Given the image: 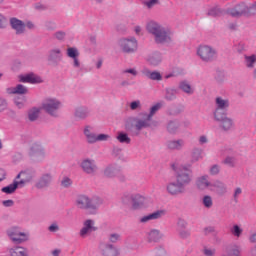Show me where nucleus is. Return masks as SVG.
<instances>
[{"mask_svg":"<svg viewBox=\"0 0 256 256\" xmlns=\"http://www.w3.org/2000/svg\"><path fill=\"white\" fill-rule=\"evenodd\" d=\"M63 104L56 98H46L42 102V109L52 117H59V109Z\"/></svg>","mask_w":256,"mask_h":256,"instance_id":"1","label":"nucleus"},{"mask_svg":"<svg viewBox=\"0 0 256 256\" xmlns=\"http://www.w3.org/2000/svg\"><path fill=\"white\" fill-rule=\"evenodd\" d=\"M197 56L205 63L213 62L217 58V51L209 45H200L197 48Z\"/></svg>","mask_w":256,"mask_h":256,"instance_id":"2","label":"nucleus"},{"mask_svg":"<svg viewBox=\"0 0 256 256\" xmlns=\"http://www.w3.org/2000/svg\"><path fill=\"white\" fill-rule=\"evenodd\" d=\"M7 235L9 239L13 243L17 245H21V243H25V241H29V232L23 231V229L19 227H12L7 230Z\"/></svg>","mask_w":256,"mask_h":256,"instance_id":"3","label":"nucleus"},{"mask_svg":"<svg viewBox=\"0 0 256 256\" xmlns=\"http://www.w3.org/2000/svg\"><path fill=\"white\" fill-rule=\"evenodd\" d=\"M118 45L124 53H134L138 48V42L134 37L122 38Z\"/></svg>","mask_w":256,"mask_h":256,"instance_id":"4","label":"nucleus"},{"mask_svg":"<svg viewBox=\"0 0 256 256\" xmlns=\"http://www.w3.org/2000/svg\"><path fill=\"white\" fill-rule=\"evenodd\" d=\"M229 107V100L222 98V97H217L216 98V109L214 112V117L215 119L220 120L224 114H226V110Z\"/></svg>","mask_w":256,"mask_h":256,"instance_id":"5","label":"nucleus"},{"mask_svg":"<svg viewBox=\"0 0 256 256\" xmlns=\"http://www.w3.org/2000/svg\"><path fill=\"white\" fill-rule=\"evenodd\" d=\"M101 203V201L90 200L85 195H80L77 199V206L81 209H96Z\"/></svg>","mask_w":256,"mask_h":256,"instance_id":"6","label":"nucleus"},{"mask_svg":"<svg viewBox=\"0 0 256 256\" xmlns=\"http://www.w3.org/2000/svg\"><path fill=\"white\" fill-rule=\"evenodd\" d=\"M158 44L170 43L172 41V32L170 29L163 27L162 30L154 37Z\"/></svg>","mask_w":256,"mask_h":256,"instance_id":"7","label":"nucleus"},{"mask_svg":"<svg viewBox=\"0 0 256 256\" xmlns=\"http://www.w3.org/2000/svg\"><path fill=\"white\" fill-rule=\"evenodd\" d=\"M93 231H97L95 222L94 220L87 219L83 222V227L81 228L79 235L82 239H85L90 233H93Z\"/></svg>","mask_w":256,"mask_h":256,"instance_id":"8","label":"nucleus"},{"mask_svg":"<svg viewBox=\"0 0 256 256\" xmlns=\"http://www.w3.org/2000/svg\"><path fill=\"white\" fill-rule=\"evenodd\" d=\"M99 251L103 256H118L120 254L119 249L112 244H101L99 246Z\"/></svg>","mask_w":256,"mask_h":256,"instance_id":"9","label":"nucleus"},{"mask_svg":"<svg viewBox=\"0 0 256 256\" xmlns=\"http://www.w3.org/2000/svg\"><path fill=\"white\" fill-rule=\"evenodd\" d=\"M148 206V199L140 194H135L132 201V209L139 210Z\"/></svg>","mask_w":256,"mask_h":256,"instance_id":"10","label":"nucleus"},{"mask_svg":"<svg viewBox=\"0 0 256 256\" xmlns=\"http://www.w3.org/2000/svg\"><path fill=\"white\" fill-rule=\"evenodd\" d=\"M195 186L200 191H204L206 189L210 190L211 182L209 181V176L203 175L198 177L195 181Z\"/></svg>","mask_w":256,"mask_h":256,"instance_id":"11","label":"nucleus"},{"mask_svg":"<svg viewBox=\"0 0 256 256\" xmlns=\"http://www.w3.org/2000/svg\"><path fill=\"white\" fill-rule=\"evenodd\" d=\"M165 214V210H157L153 213L141 217L140 223H150V221H156L157 219H161V217L164 216Z\"/></svg>","mask_w":256,"mask_h":256,"instance_id":"12","label":"nucleus"},{"mask_svg":"<svg viewBox=\"0 0 256 256\" xmlns=\"http://www.w3.org/2000/svg\"><path fill=\"white\" fill-rule=\"evenodd\" d=\"M177 182L185 187L191 182V171L188 169L181 170L177 175Z\"/></svg>","mask_w":256,"mask_h":256,"instance_id":"13","label":"nucleus"},{"mask_svg":"<svg viewBox=\"0 0 256 256\" xmlns=\"http://www.w3.org/2000/svg\"><path fill=\"white\" fill-rule=\"evenodd\" d=\"M248 13H249V8L244 3L239 4L235 6L233 9L228 10V14H230L233 17H240Z\"/></svg>","mask_w":256,"mask_h":256,"instance_id":"14","label":"nucleus"},{"mask_svg":"<svg viewBox=\"0 0 256 256\" xmlns=\"http://www.w3.org/2000/svg\"><path fill=\"white\" fill-rule=\"evenodd\" d=\"M209 190L211 192H215L218 195H224L227 192V187L223 182L216 180L210 184Z\"/></svg>","mask_w":256,"mask_h":256,"instance_id":"15","label":"nucleus"},{"mask_svg":"<svg viewBox=\"0 0 256 256\" xmlns=\"http://www.w3.org/2000/svg\"><path fill=\"white\" fill-rule=\"evenodd\" d=\"M81 168L87 174H93L97 170L95 161L91 159H84L81 163Z\"/></svg>","mask_w":256,"mask_h":256,"instance_id":"16","label":"nucleus"},{"mask_svg":"<svg viewBox=\"0 0 256 256\" xmlns=\"http://www.w3.org/2000/svg\"><path fill=\"white\" fill-rule=\"evenodd\" d=\"M167 192L171 195H178L185 192V187L180 185L178 182H171L167 185Z\"/></svg>","mask_w":256,"mask_h":256,"instance_id":"17","label":"nucleus"},{"mask_svg":"<svg viewBox=\"0 0 256 256\" xmlns=\"http://www.w3.org/2000/svg\"><path fill=\"white\" fill-rule=\"evenodd\" d=\"M53 183L52 174H44L40 180L36 183V187L39 189L47 188Z\"/></svg>","mask_w":256,"mask_h":256,"instance_id":"18","label":"nucleus"},{"mask_svg":"<svg viewBox=\"0 0 256 256\" xmlns=\"http://www.w3.org/2000/svg\"><path fill=\"white\" fill-rule=\"evenodd\" d=\"M104 175L108 178L120 177L122 175L121 168L117 165H110L105 169Z\"/></svg>","mask_w":256,"mask_h":256,"instance_id":"19","label":"nucleus"},{"mask_svg":"<svg viewBox=\"0 0 256 256\" xmlns=\"http://www.w3.org/2000/svg\"><path fill=\"white\" fill-rule=\"evenodd\" d=\"M8 95H27L28 90L23 84H18L16 87L7 88Z\"/></svg>","mask_w":256,"mask_h":256,"instance_id":"20","label":"nucleus"},{"mask_svg":"<svg viewBox=\"0 0 256 256\" xmlns=\"http://www.w3.org/2000/svg\"><path fill=\"white\" fill-rule=\"evenodd\" d=\"M164 27L155 21H150L146 25V30L148 33L152 34L154 37L162 30Z\"/></svg>","mask_w":256,"mask_h":256,"instance_id":"21","label":"nucleus"},{"mask_svg":"<svg viewBox=\"0 0 256 256\" xmlns=\"http://www.w3.org/2000/svg\"><path fill=\"white\" fill-rule=\"evenodd\" d=\"M10 25L12 29H15L17 35H21V33H24L25 31V24L17 18H12L10 20Z\"/></svg>","mask_w":256,"mask_h":256,"instance_id":"22","label":"nucleus"},{"mask_svg":"<svg viewBox=\"0 0 256 256\" xmlns=\"http://www.w3.org/2000/svg\"><path fill=\"white\" fill-rule=\"evenodd\" d=\"M67 56L73 59V66L76 68L80 67L79 52L76 48L70 47L67 49Z\"/></svg>","mask_w":256,"mask_h":256,"instance_id":"23","label":"nucleus"},{"mask_svg":"<svg viewBox=\"0 0 256 256\" xmlns=\"http://www.w3.org/2000/svg\"><path fill=\"white\" fill-rule=\"evenodd\" d=\"M9 255L10 256H29V252H27V249H25L24 247L17 246L9 249Z\"/></svg>","mask_w":256,"mask_h":256,"instance_id":"24","label":"nucleus"},{"mask_svg":"<svg viewBox=\"0 0 256 256\" xmlns=\"http://www.w3.org/2000/svg\"><path fill=\"white\" fill-rule=\"evenodd\" d=\"M215 120L221 122V128L225 131L230 130L234 125L232 119L228 118L226 114H224V116L221 119H215Z\"/></svg>","mask_w":256,"mask_h":256,"instance_id":"25","label":"nucleus"},{"mask_svg":"<svg viewBox=\"0 0 256 256\" xmlns=\"http://www.w3.org/2000/svg\"><path fill=\"white\" fill-rule=\"evenodd\" d=\"M17 179H20V181H17L18 185H25L26 183H29V181H31L32 176L30 172L24 171V172H20L17 175Z\"/></svg>","mask_w":256,"mask_h":256,"instance_id":"26","label":"nucleus"},{"mask_svg":"<svg viewBox=\"0 0 256 256\" xmlns=\"http://www.w3.org/2000/svg\"><path fill=\"white\" fill-rule=\"evenodd\" d=\"M143 74L150 80L153 81H161L162 80V75L158 71H150L148 69H145L143 71Z\"/></svg>","mask_w":256,"mask_h":256,"instance_id":"27","label":"nucleus"},{"mask_svg":"<svg viewBox=\"0 0 256 256\" xmlns=\"http://www.w3.org/2000/svg\"><path fill=\"white\" fill-rule=\"evenodd\" d=\"M162 237H163V234L156 229L151 230L148 234V240L150 241V243H156L157 241H160Z\"/></svg>","mask_w":256,"mask_h":256,"instance_id":"28","label":"nucleus"},{"mask_svg":"<svg viewBox=\"0 0 256 256\" xmlns=\"http://www.w3.org/2000/svg\"><path fill=\"white\" fill-rule=\"evenodd\" d=\"M34 159L36 161H41L45 157V151L43 150V147L39 144H34Z\"/></svg>","mask_w":256,"mask_h":256,"instance_id":"29","label":"nucleus"},{"mask_svg":"<svg viewBox=\"0 0 256 256\" xmlns=\"http://www.w3.org/2000/svg\"><path fill=\"white\" fill-rule=\"evenodd\" d=\"M151 120H148V116L145 114L144 119H135V127L137 130H141L142 128H146L150 125Z\"/></svg>","mask_w":256,"mask_h":256,"instance_id":"30","label":"nucleus"},{"mask_svg":"<svg viewBox=\"0 0 256 256\" xmlns=\"http://www.w3.org/2000/svg\"><path fill=\"white\" fill-rule=\"evenodd\" d=\"M17 187H19V182L14 181L12 184L5 186L1 189L2 193H6V195H11L17 191Z\"/></svg>","mask_w":256,"mask_h":256,"instance_id":"31","label":"nucleus"},{"mask_svg":"<svg viewBox=\"0 0 256 256\" xmlns=\"http://www.w3.org/2000/svg\"><path fill=\"white\" fill-rule=\"evenodd\" d=\"M184 146V141L183 140H171L168 141L167 147L171 150H180Z\"/></svg>","mask_w":256,"mask_h":256,"instance_id":"32","label":"nucleus"},{"mask_svg":"<svg viewBox=\"0 0 256 256\" xmlns=\"http://www.w3.org/2000/svg\"><path fill=\"white\" fill-rule=\"evenodd\" d=\"M84 135L86 136L87 142L90 144L95 143L96 135L92 132V128L86 126L84 129Z\"/></svg>","mask_w":256,"mask_h":256,"instance_id":"33","label":"nucleus"},{"mask_svg":"<svg viewBox=\"0 0 256 256\" xmlns=\"http://www.w3.org/2000/svg\"><path fill=\"white\" fill-rule=\"evenodd\" d=\"M88 115V111L86 108H83V107H79L75 110V113H74V117L77 119V120H80V119H84L86 118Z\"/></svg>","mask_w":256,"mask_h":256,"instance_id":"34","label":"nucleus"},{"mask_svg":"<svg viewBox=\"0 0 256 256\" xmlns=\"http://www.w3.org/2000/svg\"><path fill=\"white\" fill-rule=\"evenodd\" d=\"M244 62H245L246 67L254 68V66L256 64V55L255 54H253L251 56L245 55Z\"/></svg>","mask_w":256,"mask_h":256,"instance_id":"35","label":"nucleus"},{"mask_svg":"<svg viewBox=\"0 0 256 256\" xmlns=\"http://www.w3.org/2000/svg\"><path fill=\"white\" fill-rule=\"evenodd\" d=\"M59 58H61V50L59 48L50 51L48 58L50 62H57Z\"/></svg>","mask_w":256,"mask_h":256,"instance_id":"36","label":"nucleus"},{"mask_svg":"<svg viewBox=\"0 0 256 256\" xmlns=\"http://www.w3.org/2000/svg\"><path fill=\"white\" fill-rule=\"evenodd\" d=\"M241 248L240 246L233 245L227 249V254L229 256H240Z\"/></svg>","mask_w":256,"mask_h":256,"instance_id":"37","label":"nucleus"},{"mask_svg":"<svg viewBox=\"0 0 256 256\" xmlns=\"http://www.w3.org/2000/svg\"><path fill=\"white\" fill-rule=\"evenodd\" d=\"M179 88L183 92H185V93H187L189 95L193 94V92H194V90L192 89L191 85L189 83H187L186 81L181 82L180 85H179Z\"/></svg>","mask_w":256,"mask_h":256,"instance_id":"38","label":"nucleus"},{"mask_svg":"<svg viewBox=\"0 0 256 256\" xmlns=\"http://www.w3.org/2000/svg\"><path fill=\"white\" fill-rule=\"evenodd\" d=\"M191 157L193 162H196L202 159V149H199V148L193 149Z\"/></svg>","mask_w":256,"mask_h":256,"instance_id":"39","label":"nucleus"},{"mask_svg":"<svg viewBox=\"0 0 256 256\" xmlns=\"http://www.w3.org/2000/svg\"><path fill=\"white\" fill-rule=\"evenodd\" d=\"M162 107V103H157L150 108V113L146 114L147 120H151L153 115Z\"/></svg>","mask_w":256,"mask_h":256,"instance_id":"40","label":"nucleus"},{"mask_svg":"<svg viewBox=\"0 0 256 256\" xmlns=\"http://www.w3.org/2000/svg\"><path fill=\"white\" fill-rule=\"evenodd\" d=\"M202 204L204 207L210 209L213 206V199L210 195H205L202 198Z\"/></svg>","mask_w":256,"mask_h":256,"instance_id":"41","label":"nucleus"},{"mask_svg":"<svg viewBox=\"0 0 256 256\" xmlns=\"http://www.w3.org/2000/svg\"><path fill=\"white\" fill-rule=\"evenodd\" d=\"M148 61L151 65L157 66L162 61V58L159 54H153Z\"/></svg>","mask_w":256,"mask_h":256,"instance_id":"42","label":"nucleus"},{"mask_svg":"<svg viewBox=\"0 0 256 256\" xmlns=\"http://www.w3.org/2000/svg\"><path fill=\"white\" fill-rule=\"evenodd\" d=\"M14 103L16 105V107H18V109H23V107H25V97H16L14 98Z\"/></svg>","mask_w":256,"mask_h":256,"instance_id":"43","label":"nucleus"},{"mask_svg":"<svg viewBox=\"0 0 256 256\" xmlns=\"http://www.w3.org/2000/svg\"><path fill=\"white\" fill-rule=\"evenodd\" d=\"M117 139L120 143H126V144H129L131 141V139L125 133H119L117 136Z\"/></svg>","mask_w":256,"mask_h":256,"instance_id":"44","label":"nucleus"},{"mask_svg":"<svg viewBox=\"0 0 256 256\" xmlns=\"http://www.w3.org/2000/svg\"><path fill=\"white\" fill-rule=\"evenodd\" d=\"M21 83H33V74L19 76Z\"/></svg>","mask_w":256,"mask_h":256,"instance_id":"45","label":"nucleus"},{"mask_svg":"<svg viewBox=\"0 0 256 256\" xmlns=\"http://www.w3.org/2000/svg\"><path fill=\"white\" fill-rule=\"evenodd\" d=\"M134 195L125 194L123 195L121 201L124 205H128L130 202H133Z\"/></svg>","mask_w":256,"mask_h":256,"instance_id":"46","label":"nucleus"},{"mask_svg":"<svg viewBox=\"0 0 256 256\" xmlns=\"http://www.w3.org/2000/svg\"><path fill=\"white\" fill-rule=\"evenodd\" d=\"M231 233L234 235V237H240V235L243 233V230L238 225H234Z\"/></svg>","mask_w":256,"mask_h":256,"instance_id":"47","label":"nucleus"},{"mask_svg":"<svg viewBox=\"0 0 256 256\" xmlns=\"http://www.w3.org/2000/svg\"><path fill=\"white\" fill-rule=\"evenodd\" d=\"M159 3V0H148V1H144L143 5L145 7H147L148 9L153 8L155 5H157Z\"/></svg>","mask_w":256,"mask_h":256,"instance_id":"48","label":"nucleus"},{"mask_svg":"<svg viewBox=\"0 0 256 256\" xmlns=\"http://www.w3.org/2000/svg\"><path fill=\"white\" fill-rule=\"evenodd\" d=\"M121 236L118 233H112L109 235V241L110 243H117V241H120Z\"/></svg>","mask_w":256,"mask_h":256,"instance_id":"49","label":"nucleus"},{"mask_svg":"<svg viewBox=\"0 0 256 256\" xmlns=\"http://www.w3.org/2000/svg\"><path fill=\"white\" fill-rule=\"evenodd\" d=\"M73 184V181L69 177H64L61 181V186L67 188Z\"/></svg>","mask_w":256,"mask_h":256,"instance_id":"50","label":"nucleus"},{"mask_svg":"<svg viewBox=\"0 0 256 256\" xmlns=\"http://www.w3.org/2000/svg\"><path fill=\"white\" fill-rule=\"evenodd\" d=\"M109 138H110V136L107 135V134H99V135H96V136H95V143H96V142H100V141H106V140H108Z\"/></svg>","mask_w":256,"mask_h":256,"instance_id":"51","label":"nucleus"},{"mask_svg":"<svg viewBox=\"0 0 256 256\" xmlns=\"http://www.w3.org/2000/svg\"><path fill=\"white\" fill-rule=\"evenodd\" d=\"M224 163L228 166H231L233 167L235 165V158L234 157H227L225 160H224Z\"/></svg>","mask_w":256,"mask_h":256,"instance_id":"52","label":"nucleus"},{"mask_svg":"<svg viewBox=\"0 0 256 256\" xmlns=\"http://www.w3.org/2000/svg\"><path fill=\"white\" fill-rule=\"evenodd\" d=\"M241 193H242V189H241L240 187H237V188L235 189L234 195H233L235 202H238V198H239V196L241 195Z\"/></svg>","mask_w":256,"mask_h":256,"instance_id":"53","label":"nucleus"},{"mask_svg":"<svg viewBox=\"0 0 256 256\" xmlns=\"http://www.w3.org/2000/svg\"><path fill=\"white\" fill-rule=\"evenodd\" d=\"M203 253H204V255H206V256H213V255H215V249H212V248H204Z\"/></svg>","mask_w":256,"mask_h":256,"instance_id":"54","label":"nucleus"},{"mask_svg":"<svg viewBox=\"0 0 256 256\" xmlns=\"http://www.w3.org/2000/svg\"><path fill=\"white\" fill-rule=\"evenodd\" d=\"M140 107H141V103H140L139 100L133 101V102H131V104H130L131 110H136V109H138V108H140Z\"/></svg>","mask_w":256,"mask_h":256,"instance_id":"55","label":"nucleus"},{"mask_svg":"<svg viewBox=\"0 0 256 256\" xmlns=\"http://www.w3.org/2000/svg\"><path fill=\"white\" fill-rule=\"evenodd\" d=\"M220 171V167L218 165H214L210 168L211 175H217Z\"/></svg>","mask_w":256,"mask_h":256,"instance_id":"56","label":"nucleus"},{"mask_svg":"<svg viewBox=\"0 0 256 256\" xmlns=\"http://www.w3.org/2000/svg\"><path fill=\"white\" fill-rule=\"evenodd\" d=\"M7 109V101L5 99H0V113Z\"/></svg>","mask_w":256,"mask_h":256,"instance_id":"57","label":"nucleus"},{"mask_svg":"<svg viewBox=\"0 0 256 256\" xmlns=\"http://www.w3.org/2000/svg\"><path fill=\"white\" fill-rule=\"evenodd\" d=\"M2 205L4 207H13V205H15V202L13 200H4L2 202Z\"/></svg>","mask_w":256,"mask_h":256,"instance_id":"58","label":"nucleus"},{"mask_svg":"<svg viewBox=\"0 0 256 256\" xmlns=\"http://www.w3.org/2000/svg\"><path fill=\"white\" fill-rule=\"evenodd\" d=\"M49 231H51V233H57V231H59V225H57V224L50 225Z\"/></svg>","mask_w":256,"mask_h":256,"instance_id":"59","label":"nucleus"},{"mask_svg":"<svg viewBox=\"0 0 256 256\" xmlns=\"http://www.w3.org/2000/svg\"><path fill=\"white\" fill-rule=\"evenodd\" d=\"M39 83H43V78H41V76L34 75L33 84H39Z\"/></svg>","mask_w":256,"mask_h":256,"instance_id":"60","label":"nucleus"},{"mask_svg":"<svg viewBox=\"0 0 256 256\" xmlns=\"http://www.w3.org/2000/svg\"><path fill=\"white\" fill-rule=\"evenodd\" d=\"M123 73H124V74L129 73V74H131V75H133V76H136V75H137V71H136L134 68H133V69H126V70L123 71Z\"/></svg>","mask_w":256,"mask_h":256,"instance_id":"61","label":"nucleus"},{"mask_svg":"<svg viewBox=\"0 0 256 256\" xmlns=\"http://www.w3.org/2000/svg\"><path fill=\"white\" fill-rule=\"evenodd\" d=\"M5 177H7V173L5 172V170L0 169V183L1 181H5Z\"/></svg>","mask_w":256,"mask_h":256,"instance_id":"62","label":"nucleus"},{"mask_svg":"<svg viewBox=\"0 0 256 256\" xmlns=\"http://www.w3.org/2000/svg\"><path fill=\"white\" fill-rule=\"evenodd\" d=\"M207 142H208V139H207L206 136H201V137L199 138V143H200V144H205V143H207Z\"/></svg>","mask_w":256,"mask_h":256,"instance_id":"63","label":"nucleus"},{"mask_svg":"<svg viewBox=\"0 0 256 256\" xmlns=\"http://www.w3.org/2000/svg\"><path fill=\"white\" fill-rule=\"evenodd\" d=\"M250 243H256V233L252 234L249 238Z\"/></svg>","mask_w":256,"mask_h":256,"instance_id":"64","label":"nucleus"}]
</instances>
